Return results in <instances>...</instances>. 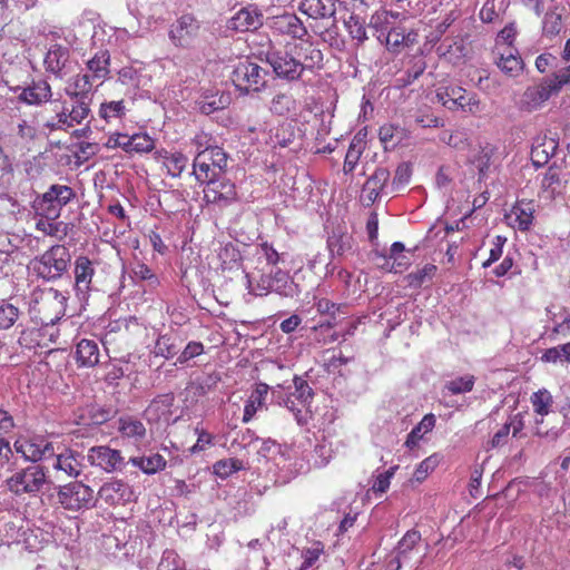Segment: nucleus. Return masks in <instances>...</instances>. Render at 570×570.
I'll return each instance as SVG.
<instances>
[{"mask_svg": "<svg viewBox=\"0 0 570 570\" xmlns=\"http://www.w3.org/2000/svg\"><path fill=\"white\" fill-rule=\"evenodd\" d=\"M58 500L69 511L89 509L95 503L94 490L82 482H70L60 488Z\"/></svg>", "mask_w": 570, "mask_h": 570, "instance_id": "obj_10", "label": "nucleus"}, {"mask_svg": "<svg viewBox=\"0 0 570 570\" xmlns=\"http://www.w3.org/2000/svg\"><path fill=\"white\" fill-rule=\"evenodd\" d=\"M499 69L509 77H517L523 70V61L518 53H513L511 49L502 52L497 61Z\"/></svg>", "mask_w": 570, "mask_h": 570, "instance_id": "obj_40", "label": "nucleus"}, {"mask_svg": "<svg viewBox=\"0 0 570 570\" xmlns=\"http://www.w3.org/2000/svg\"><path fill=\"white\" fill-rule=\"evenodd\" d=\"M66 296L55 288H38L31 294L30 313L42 326L53 325L66 312Z\"/></svg>", "mask_w": 570, "mask_h": 570, "instance_id": "obj_4", "label": "nucleus"}, {"mask_svg": "<svg viewBox=\"0 0 570 570\" xmlns=\"http://www.w3.org/2000/svg\"><path fill=\"white\" fill-rule=\"evenodd\" d=\"M18 99L29 106L51 104L53 100L51 86L45 79L32 80L27 87L22 88Z\"/></svg>", "mask_w": 570, "mask_h": 570, "instance_id": "obj_18", "label": "nucleus"}, {"mask_svg": "<svg viewBox=\"0 0 570 570\" xmlns=\"http://www.w3.org/2000/svg\"><path fill=\"white\" fill-rule=\"evenodd\" d=\"M524 429V422L520 414H515L509 419L491 438L488 442L487 450L497 449L505 445L509 441L510 432L513 438L523 436L522 431Z\"/></svg>", "mask_w": 570, "mask_h": 570, "instance_id": "obj_25", "label": "nucleus"}, {"mask_svg": "<svg viewBox=\"0 0 570 570\" xmlns=\"http://www.w3.org/2000/svg\"><path fill=\"white\" fill-rule=\"evenodd\" d=\"M298 9L312 19H326L335 14L334 0H302Z\"/></svg>", "mask_w": 570, "mask_h": 570, "instance_id": "obj_28", "label": "nucleus"}, {"mask_svg": "<svg viewBox=\"0 0 570 570\" xmlns=\"http://www.w3.org/2000/svg\"><path fill=\"white\" fill-rule=\"evenodd\" d=\"M272 28L279 35L302 40V42L305 41L304 37L307 36L306 27L295 13L286 12L274 17Z\"/></svg>", "mask_w": 570, "mask_h": 570, "instance_id": "obj_21", "label": "nucleus"}, {"mask_svg": "<svg viewBox=\"0 0 570 570\" xmlns=\"http://www.w3.org/2000/svg\"><path fill=\"white\" fill-rule=\"evenodd\" d=\"M179 351L175 338L168 334L160 335L154 346L153 353L166 360L173 358Z\"/></svg>", "mask_w": 570, "mask_h": 570, "instance_id": "obj_48", "label": "nucleus"}, {"mask_svg": "<svg viewBox=\"0 0 570 570\" xmlns=\"http://www.w3.org/2000/svg\"><path fill=\"white\" fill-rule=\"evenodd\" d=\"M53 469L65 473L67 476H78L81 472V463L71 450L62 453H55Z\"/></svg>", "mask_w": 570, "mask_h": 570, "instance_id": "obj_34", "label": "nucleus"}, {"mask_svg": "<svg viewBox=\"0 0 570 570\" xmlns=\"http://www.w3.org/2000/svg\"><path fill=\"white\" fill-rule=\"evenodd\" d=\"M92 89V79L88 73H77L66 87V95L72 100H86Z\"/></svg>", "mask_w": 570, "mask_h": 570, "instance_id": "obj_32", "label": "nucleus"}, {"mask_svg": "<svg viewBox=\"0 0 570 570\" xmlns=\"http://www.w3.org/2000/svg\"><path fill=\"white\" fill-rule=\"evenodd\" d=\"M87 460L92 466L99 468L107 473L121 471L126 465L121 451L108 445L90 448L87 453Z\"/></svg>", "mask_w": 570, "mask_h": 570, "instance_id": "obj_14", "label": "nucleus"}, {"mask_svg": "<svg viewBox=\"0 0 570 570\" xmlns=\"http://www.w3.org/2000/svg\"><path fill=\"white\" fill-rule=\"evenodd\" d=\"M227 166V155L222 147L207 153H198L193 163V173L197 181L204 184L217 178Z\"/></svg>", "mask_w": 570, "mask_h": 570, "instance_id": "obj_8", "label": "nucleus"}, {"mask_svg": "<svg viewBox=\"0 0 570 570\" xmlns=\"http://www.w3.org/2000/svg\"><path fill=\"white\" fill-rule=\"evenodd\" d=\"M214 473L222 478L226 479L230 476L233 473L243 469V462L238 459H225L217 461L214 466Z\"/></svg>", "mask_w": 570, "mask_h": 570, "instance_id": "obj_56", "label": "nucleus"}, {"mask_svg": "<svg viewBox=\"0 0 570 570\" xmlns=\"http://www.w3.org/2000/svg\"><path fill=\"white\" fill-rule=\"evenodd\" d=\"M269 386L266 383H257L255 384L254 390L245 402L244 413H243V423L250 422L256 413L261 410H266V397L268 395Z\"/></svg>", "mask_w": 570, "mask_h": 570, "instance_id": "obj_26", "label": "nucleus"}, {"mask_svg": "<svg viewBox=\"0 0 570 570\" xmlns=\"http://www.w3.org/2000/svg\"><path fill=\"white\" fill-rule=\"evenodd\" d=\"M87 69L90 71L92 80L102 82L109 77L110 73V52L107 49L98 50L86 62Z\"/></svg>", "mask_w": 570, "mask_h": 570, "instance_id": "obj_29", "label": "nucleus"}, {"mask_svg": "<svg viewBox=\"0 0 570 570\" xmlns=\"http://www.w3.org/2000/svg\"><path fill=\"white\" fill-rule=\"evenodd\" d=\"M200 21L193 13H183L169 27L168 37L177 48L189 49L200 32Z\"/></svg>", "mask_w": 570, "mask_h": 570, "instance_id": "obj_9", "label": "nucleus"}, {"mask_svg": "<svg viewBox=\"0 0 570 570\" xmlns=\"http://www.w3.org/2000/svg\"><path fill=\"white\" fill-rule=\"evenodd\" d=\"M436 419L434 414L429 413L423 416L420 423L412 429V431L407 434L405 446L409 449H414L419 441L424 436V434L431 432L435 426Z\"/></svg>", "mask_w": 570, "mask_h": 570, "instance_id": "obj_39", "label": "nucleus"}, {"mask_svg": "<svg viewBox=\"0 0 570 570\" xmlns=\"http://www.w3.org/2000/svg\"><path fill=\"white\" fill-rule=\"evenodd\" d=\"M561 169L558 166H549L541 179L542 190L549 193L550 197H554L561 188Z\"/></svg>", "mask_w": 570, "mask_h": 570, "instance_id": "obj_46", "label": "nucleus"}, {"mask_svg": "<svg viewBox=\"0 0 570 570\" xmlns=\"http://www.w3.org/2000/svg\"><path fill=\"white\" fill-rule=\"evenodd\" d=\"M132 274L136 279L147 282L150 287H157L159 285V278L145 263H137L132 267Z\"/></svg>", "mask_w": 570, "mask_h": 570, "instance_id": "obj_59", "label": "nucleus"}, {"mask_svg": "<svg viewBox=\"0 0 570 570\" xmlns=\"http://www.w3.org/2000/svg\"><path fill=\"white\" fill-rule=\"evenodd\" d=\"M129 463L139 468L146 474H155L165 470L167 465L166 459L159 453L149 456H134L129 459Z\"/></svg>", "mask_w": 570, "mask_h": 570, "instance_id": "obj_35", "label": "nucleus"}, {"mask_svg": "<svg viewBox=\"0 0 570 570\" xmlns=\"http://www.w3.org/2000/svg\"><path fill=\"white\" fill-rule=\"evenodd\" d=\"M295 139V132L289 124L278 125L269 137L268 144L273 148L289 146Z\"/></svg>", "mask_w": 570, "mask_h": 570, "instance_id": "obj_45", "label": "nucleus"}, {"mask_svg": "<svg viewBox=\"0 0 570 570\" xmlns=\"http://www.w3.org/2000/svg\"><path fill=\"white\" fill-rule=\"evenodd\" d=\"M50 108L55 115L43 124V127L49 131H68L85 121L89 122L88 119L91 114L89 101L76 100L68 106L66 100L57 98L51 101Z\"/></svg>", "mask_w": 570, "mask_h": 570, "instance_id": "obj_2", "label": "nucleus"}, {"mask_svg": "<svg viewBox=\"0 0 570 570\" xmlns=\"http://www.w3.org/2000/svg\"><path fill=\"white\" fill-rule=\"evenodd\" d=\"M48 342H56V340H53V334H49L48 328L45 326L42 328H26L18 338L20 346L28 350L46 348L48 347Z\"/></svg>", "mask_w": 570, "mask_h": 570, "instance_id": "obj_27", "label": "nucleus"}, {"mask_svg": "<svg viewBox=\"0 0 570 570\" xmlns=\"http://www.w3.org/2000/svg\"><path fill=\"white\" fill-rule=\"evenodd\" d=\"M344 23L350 36L357 41V45H362L367 39L365 21L360 16L352 13Z\"/></svg>", "mask_w": 570, "mask_h": 570, "instance_id": "obj_50", "label": "nucleus"}, {"mask_svg": "<svg viewBox=\"0 0 570 570\" xmlns=\"http://www.w3.org/2000/svg\"><path fill=\"white\" fill-rule=\"evenodd\" d=\"M111 417V412L99 405H89L83 410L80 420L85 425H101L108 422Z\"/></svg>", "mask_w": 570, "mask_h": 570, "instance_id": "obj_43", "label": "nucleus"}, {"mask_svg": "<svg viewBox=\"0 0 570 570\" xmlns=\"http://www.w3.org/2000/svg\"><path fill=\"white\" fill-rule=\"evenodd\" d=\"M298 102L289 91H279L275 94L269 104V111L279 117H289L296 115Z\"/></svg>", "mask_w": 570, "mask_h": 570, "instance_id": "obj_30", "label": "nucleus"}, {"mask_svg": "<svg viewBox=\"0 0 570 570\" xmlns=\"http://www.w3.org/2000/svg\"><path fill=\"white\" fill-rule=\"evenodd\" d=\"M99 498L109 505H125L135 499L132 488L122 480L106 482L98 491Z\"/></svg>", "mask_w": 570, "mask_h": 570, "instance_id": "obj_16", "label": "nucleus"}, {"mask_svg": "<svg viewBox=\"0 0 570 570\" xmlns=\"http://www.w3.org/2000/svg\"><path fill=\"white\" fill-rule=\"evenodd\" d=\"M118 432L122 438L140 442L145 439L147 430L142 421L139 419L125 415L118 420Z\"/></svg>", "mask_w": 570, "mask_h": 570, "instance_id": "obj_31", "label": "nucleus"}, {"mask_svg": "<svg viewBox=\"0 0 570 570\" xmlns=\"http://www.w3.org/2000/svg\"><path fill=\"white\" fill-rule=\"evenodd\" d=\"M99 347L95 341L83 338L77 344L76 362L78 366H95L99 362Z\"/></svg>", "mask_w": 570, "mask_h": 570, "instance_id": "obj_33", "label": "nucleus"}, {"mask_svg": "<svg viewBox=\"0 0 570 570\" xmlns=\"http://www.w3.org/2000/svg\"><path fill=\"white\" fill-rule=\"evenodd\" d=\"M354 239L344 227L337 226L330 233L326 247L331 258L340 259L353 252Z\"/></svg>", "mask_w": 570, "mask_h": 570, "instance_id": "obj_22", "label": "nucleus"}, {"mask_svg": "<svg viewBox=\"0 0 570 570\" xmlns=\"http://www.w3.org/2000/svg\"><path fill=\"white\" fill-rule=\"evenodd\" d=\"M436 272V266L433 264H426L422 269L410 273L406 276L407 283L412 287H420L426 277H431Z\"/></svg>", "mask_w": 570, "mask_h": 570, "instance_id": "obj_63", "label": "nucleus"}, {"mask_svg": "<svg viewBox=\"0 0 570 570\" xmlns=\"http://www.w3.org/2000/svg\"><path fill=\"white\" fill-rule=\"evenodd\" d=\"M188 164V157L181 151H174L168 161L164 165L168 176L173 178L180 177Z\"/></svg>", "mask_w": 570, "mask_h": 570, "instance_id": "obj_54", "label": "nucleus"}, {"mask_svg": "<svg viewBox=\"0 0 570 570\" xmlns=\"http://www.w3.org/2000/svg\"><path fill=\"white\" fill-rule=\"evenodd\" d=\"M263 24V14L257 8L246 7L238 10L229 20L228 29L237 32H247L258 29Z\"/></svg>", "mask_w": 570, "mask_h": 570, "instance_id": "obj_23", "label": "nucleus"}, {"mask_svg": "<svg viewBox=\"0 0 570 570\" xmlns=\"http://www.w3.org/2000/svg\"><path fill=\"white\" fill-rule=\"evenodd\" d=\"M460 98L453 105H448L450 110H462L464 112L476 114L481 110L480 99L473 92H468L464 89V94L459 96Z\"/></svg>", "mask_w": 570, "mask_h": 570, "instance_id": "obj_49", "label": "nucleus"}, {"mask_svg": "<svg viewBox=\"0 0 570 570\" xmlns=\"http://www.w3.org/2000/svg\"><path fill=\"white\" fill-rule=\"evenodd\" d=\"M268 71L255 62H239L233 72V82L244 94L259 92L267 85Z\"/></svg>", "mask_w": 570, "mask_h": 570, "instance_id": "obj_7", "label": "nucleus"}, {"mask_svg": "<svg viewBox=\"0 0 570 570\" xmlns=\"http://www.w3.org/2000/svg\"><path fill=\"white\" fill-rule=\"evenodd\" d=\"M50 108L55 115L43 124V127L49 131H68L85 121L89 122L88 119L91 114L89 101L76 100L68 106L66 100L57 98L51 101Z\"/></svg>", "mask_w": 570, "mask_h": 570, "instance_id": "obj_3", "label": "nucleus"}, {"mask_svg": "<svg viewBox=\"0 0 570 570\" xmlns=\"http://www.w3.org/2000/svg\"><path fill=\"white\" fill-rule=\"evenodd\" d=\"M323 52L311 41L286 46L285 49L271 47L265 53L267 62L277 78L296 81L304 71L323 68Z\"/></svg>", "mask_w": 570, "mask_h": 570, "instance_id": "obj_1", "label": "nucleus"}, {"mask_svg": "<svg viewBox=\"0 0 570 570\" xmlns=\"http://www.w3.org/2000/svg\"><path fill=\"white\" fill-rule=\"evenodd\" d=\"M363 149V140L354 137V139L350 144V147L344 159L343 171L345 174H351L355 169Z\"/></svg>", "mask_w": 570, "mask_h": 570, "instance_id": "obj_52", "label": "nucleus"}, {"mask_svg": "<svg viewBox=\"0 0 570 570\" xmlns=\"http://www.w3.org/2000/svg\"><path fill=\"white\" fill-rule=\"evenodd\" d=\"M440 459L436 454L424 459L415 469L414 478L417 482L424 481L428 475L439 465Z\"/></svg>", "mask_w": 570, "mask_h": 570, "instance_id": "obj_62", "label": "nucleus"}, {"mask_svg": "<svg viewBox=\"0 0 570 570\" xmlns=\"http://www.w3.org/2000/svg\"><path fill=\"white\" fill-rule=\"evenodd\" d=\"M475 377L471 374L455 377L445 384V389L453 395L468 393L473 390Z\"/></svg>", "mask_w": 570, "mask_h": 570, "instance_id": "obj_55", "label": "nucleus"}, {"mask_svg": "<svg viewBox=\"0 0 570 570\" xmlns=\"http://www.w3.org/2000/svg\"><path fill=\"white\" fill-rule=\"evenodd\" d=\"M559 91L552 78L546 79L539 85L528 87L521 97L520 109L528 112L534 111L548 101L553 94Z\"/></svg>", "mask_w": 570, "mask_h": 570, "instance_id": "obj_15", "label": "nucleus"}, {"mask_svg": "<svg viewBox=\"0 0 570 570\" xmlns=\"http://www.w3.org/2000/svg\"><path fill=\"white\" fill-rule=\"evenodd\" d=\"M295 392L292 393V396L295 400H298L304 406L309 403L314 396V392L308 383L302 379L296 377L294 380Z\"/></svg>", "mask_w": 570, "mask_h": 570, "instance_id": "obj_61", "label": "nucleus"}, {"mask_svg": "<svg viewBox=\"0 0 570 570\" xmlns=\"http://www.w3.org/2000/svg\"><path fill=\"white\" fill-rule=\"evenodd\" d=\"M563 28L562 16L557 10H549L546 12L542 20V35L546 38L552 39L560 33Z\"/></svg>", "mask_w": 570, "mask_h": 570, "instance_id": "obj_47", "label": "nucleus"}, {"mask_svg": "<svg viewBox=\"0 0 570 570\" xmlns=\"http://www.w3.org/2000/svg\"><path fill=\"white\" fill-rule=\"evenodd\" d=\"M75 289L80 299H86L91 288L95 268L87 256H78L75 261Z\"/></svg>", "mask_w": 570, "mask_h": 570, "instance_id": "obj_19", "label": "nucleus"}, {"mask_svg": "<svg viewBox=\"0 0 570 570\" xmlns=\"http://www.w3.org/2000/svg\"><path fill=\"white\" fill-rule=\"evenodd\" d=\"M13 446L17 453L33 463L55 456L53 444L42 436H20L14 441Z\"/></svg>", "mask_w": 570, "mask_h": 570, "instance_id": "obj_13", "label": "nucleus"}, {"mask_svg": "<svg viewBox=\"0 0 570 570\" xmlns=\"http://www.w3.org/2000/svg\"><path fill=\"white\" fill-rule=\"evenodd\" d=\"M19 317V308L6 301L0 302V328H10Z\"/></svg>", "mask_w": 570, "mask_h": 570, "instance_id": "obj_57", "label": "nucleus"}, {"mask_svg": "<svg viewBox=\"0 0 570 570\" xmlns=\"http://www.w3.org/2000/svg\"><path fill=\"white\" fill-rule=\"evenodd\" d=\"M420 546L421 533L417 530H409L396 547V568L400 569L405 566L412 569L414 566L419 564L424 557Z\"/></svg>", "mask_w": 570, "mask_h": 570, "instance_id": "obj_12", "label": "nucleus"}, {"mask_svg": "<svg viewBox=\"0 0 570 570\" xmlns=\"http://www.w3.org/2000/svg\"><path fill=\"white\" fill-rule=\"evenodd\" d=\"M440 140L458 150H465L470 147L469 136L465 130L456 129L452 132H443Z\"/></svg>", "mask_w": 570, "mask_h": 570, "instance_id": "obj_53", "label": "nucleus"}, {"mask_svg": "<svg viewBox=\"0 0 570 570\" xmlns=\"http://www.w3.org/2000/svg\"><path fill=\"white\" fill-rule=\"evenodd\" d=\"M76 196L73 189L66 185H52L45 193V203L56 202L61 208Z\"/></svg>", "mask_w": 570, "mask_h": 570, "instance_id": "obj_44", "label": "nucleus"}, {"mask_svg": "<svg viewBox=\"0 0 570 570\" xmlns=\"http://www.w3.org/2000/svg\"><path fill=\"white\" fill-rule=\"evenodd\" d=\"M389 179L390 171L384 167H377L363 185L360 196L361 202L366 206L374 204Z\"/></svg>", "mask_w": 570, "mask_h": 570, "instance_id": "obj_24", "label": "nucleus"}, {"mask_svg": "<svg viewBox=\"0 0 570 570\" xmlns=\"http://www.w3.org/2000/svg\"><path fill=\"white\" fill-rule=\"evenodd\" d=\"M71 261L69 249L63 245H53L39 257L30 262L33 273L46 281L62 276Z\"/></svg>", "mask_w": 570, "mask_h": 570, "instance_id": "obj_5", "label": "nucleus"}, {"mask_svg": "<svg viewBox=\"0 0 570 570\" xmlns=\"http://www.w3.org/2000/svg\"><path fill=\"white\" fill-rule=\"evenodd\" d=\"M534 204L532 200L517 202L505 215L508 224L521 232L530 229L534 219Z\"/></svg>", "mask_w": 570, "mask_h": 570, "instance_id": "obj_20", "label": "nucleus"}, {"mask_svg": "<svg viewBox=\"0 0 570 570\" xmlns=\"http://www.w3.org/2000/svg\"><path fill=\"white\" fill-rule=\"evenodd\" d=\"M413 41L414 38H412V33H406L405 29L401 26L391 28L385 38L386 48L393 52L402 51L405 47H409L410 43H412Z\"/></svg>", "mask_w": 570, "mask_h": 570, "instance_id": "obj_37", "label": "nucleus"}, {"mask_svg": "<svg viewBox=\"0 0 570 570\" xmlns=\"http://www.w3.org/2000/svg\"><path fill=\"white\" fill-rule=\"evenodd\" d=\"M128 154H148L156 147V140L147 132H136L129 136Z\"/></svg>", "mask_w": 570, "mask_h": 570, "instance_id": "obj_42", "label": "nucleus"}, {"mask_svg": "<svg viewBox=\"0 0 570 570\" xmlns=\"http://www.w3.org/2000/svg\"><path fill=\"white\" fill-rule=\"evenodd\" d=\"M43 65L46 71L52 73L58 79H62L69 72V49L59 43L52 45L45 56Z\"/></svg>", "mask_w": 570, "mask_h": 570, "instance_id": "obj_17", "label": "nucleus"}, {"mask_svg": "<svg viewBox=\"0 0 570 570\" xmlns=\"http://www.w3.org/2000/svg\"><path fill=\"white\" fill-rule=\"evenodd\" d=\"M399 469L397 465L391 466L389 470H386L384 473H381L376 476L372 490L375 493H385L391 483V479L394 476L395 471Z\"/></svg>", "mask_w": 570, "mask_h": 570, "instance_id": "obj_64", "label": "nucleus"}, {"mask_svg": "<svg viewBox=\"0 0 570 570\" xmlns=\"http://www.w3.org/2000/svg\"><path fill=\"white\" fill-rule=\"evenodd\" d=\"M195 434L197 435L196 443L189 448L190 454H197L206 451L208 448L214 445L215 436L202 428L199 424L195 428Z\"/></svg>", "mask_w": 570, "mask_h": 570, "instance_id": "obj_58", "label": "nucleus"}, {"mask_svg": "<svg viewBox=\"0 0 570 570\" xmlns=\"http://www.w3.org/2000/svg\"><path fill=\"white\" fill-rule=\"evenodd\" d=\"M530 403L533 412L537 415L544 417L551 412L554 401L550 391L547 389H540L531 394ZM542 421L543 419H541V421H537V424L542 423Z\"/></svg>", "mask_w": 570, "mask_h": 570, "instance_id": "obj_38", "label": "nucleus"}, {"mask_svg": "<svg viewBox=\"0 0 570 570\" xmlns=\"http://www.w3.org/2000/svg\"><path fill=\"white\" fill-rule=\"evenodd\" d=\"M463 94L464 88L460 86H446L438 89L436 97L448 108V105H453L460 98L459 96Z\"/></svg>", "mask_w": 570, "mask_h": 570, "instance_id": "obj_60", "label": "nucleus"}, {"mask_svg": "<svg viewBox=\"0 0 570 570\" xmlns=\"http://www.w3.org/2000/svg\"><path fill=\"white\" fill-rule=\"evenodd\" d=\"M127 111L128 108L124 99L105 100L99 106L98 116L109 124L112 120L122 119Z\"/></svg>", "mask_w": 570, "mask_h": 570, "instance_id": "obj_36", "label": "nucleus"}, {"mask_svg": "<svg viewBox=\"0 0 570 570\" xmlns=\"http://www.w3.org/2000/svg\"><path fill=\"white\" fill-rule=\"evenodd\" d=\"M8 490L14 495H37L47 483V473L43 466L31 464L18 469L6 480Z\"/></svg>", "mask_w": 570, "mask_h": 570, "instance_id": "obj_6", "label": "nucleus"}, {"mask_svg": "<svg viewBox=\"0 0 570 570\" xmlns=\"http://www.w3.org/2000/svg\"><path fill=\"white\" fill-rule=\"evenodd\" d=\"M204 184V200L207 204L225 208L238 200L236 185L225 177H217Z\"/></svg>", "mask_w": 570, "mask_h": 570, "instance_id": "obj_11", "label": "nucleus"}, {"mask_svg": "<svg viewBox=\"0 0 570 570\" xmlns=\"http://www.w3.org/2000/svg\"><path fill=\"white\" fill-rule=\"evenodd\" d=\"M426 69V62L423 57H412L410 60V66L403 76L396 78V82L399 87H407L413 83L419 77L423 75Z\"/></svg>", "mask_w": 570, "mask_h": 570, "instance_id": "obj_41", "label": "nucleus"}, {"mask_svg": "<svg viewBox=\"0 0 570 570\" xmlns=\"http://www.w3.org/2000/svg\"><path fill=\"white\" fill-rule=\"evenodd\" d=\"M269 276L273 285V292L284 296L291 295L292 282L288 272L276 268L275 271H271Z\"/></svg>", "mask_w": 570, "mask_h": 570, "instance_id": "obj_51", "label": "nucleus"}]
</instances>
